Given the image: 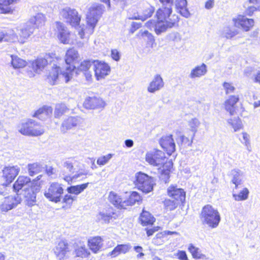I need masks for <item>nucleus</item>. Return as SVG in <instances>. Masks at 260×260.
Returning <instances> with one entry per match:
<instances>
[{
	"mask_svg": "<svg viewBox=\"0 0 260 260\" xmlns=\"http://www.w3.org/2000/svg\"><path fill=\"white\" fill-rule=\"evenodd\" d=\"M108 198L110 202L117 208L124 209V206L123 205L124 199L120 198L116 193L111 191Z\"/></svg>",
	"mask_w": 260,
	"mask_h": 260,
	"instance_id": "obj_33",
	"label": "nucleus"
},
{
	"mask_svg": "<svg viewBox=\"0 0 260 260\" xmlns=\"http://www.w3.org/2000/svg\"><path fill=\"white\" fill-rule=\"evenodd\" d=\"M11 57V64L14 69L22 68L26 64V62L24 60L18 57L17 56L12 55Z\"/></svg>",
	"mask_w": 260,
	"mask_h": 260,
	"instance_id": "obj_39",
	"label": "nucleus"
},
{
	"mask_svg": "<svg viewBox=\"0 0 260 260\" xmlns=\"http://www.w3.org/2000/svg\"><path fill=\"white\" fill-rule=\"evenodd\" d=\"M158 24L160 25V22L158 20H157V21L154 20H150L145 23V25L147 28L150 29L154 28L156 34L159 35L165 31H161V28L157 27Z\"/></svg>",
	"mask_w": 260,
	"mask_h": 260,
	"instance_id": "obj_41",
	"label": "nucleus"
},
{
	"mask_svg": "<svg viewBox=\"0 0 260 260\" xmlns=\"http://www.w3.org/2000/svg\"><path fill=\"white\" fill-rule=\"evenodd\" d=\"M170 178V170L168 169L165 170L163 169L161 171L160 175V179L164 182L165 183L169 182Z\"/></svg>",
	"mask_w": 260,
	"mask_h": 260,
	"instance_id": "obj_52",
	"label": "nucleus"
},
{
	"mask_svg": "<svg viewBox=\"0 0 260 260\" xmlns=\"http://www.w3.org/2000/svg\"><path fill=\"white\" fill-rule=\"evenodd\" d=\"M112 156L113 154H108L106 155L101 156L98 159L97 164L100 166L105 165L112 158Z\"/></svg>",
	"mask_w": 260,
	"mask_h": 260,
	"instance_id": "obj_51",
	"label": "nucleus"
},
{
	"mask_svg": "<svg viewBox=\"0 0 260 260\" xmlns=\"http://www.w3.org/2000/svg\"><path fill=\"white\" fill-rule=\"evenodd\" d=\"M155 180L153 177L141 172L136 175L135 184L136 186L142 192L147 193L153 190Z\"/></svg>",
	"mask_w": 260,
	"mask_h": 260,
	"instance_id": "obj_9",
	"label": "nucleus"
},
{
	"mask_svg": "<svg viewBox=\"0 0 260 260\" xmlns=\"http://www.w3.org/2000/svg\"><path fill=\"white\" fill-rule=\"evenodd\" d=\"M68 110L67 106L64 104H58L55 106L54 110V116L59 118Z\"/></svg>",
	"mask_w": 260,
	"mask_h": 260,
	"instance_id": "obj_44",
	"label": "nucleus"
},
{
	"mask_svg": "<svg viewBox=\"0 0 260 260\" xmlns=\"http://www.w3.org/2000/svg\"><path fill=\"white\" fill-rule=\"evenodd\" d=\"M172 7L161 5L156 13V16L160 22L157 27L161 28V31H166L167 29L175 26L179 21L178 15L172 14Z\"/></svg>",
	"mask_w": 260,
	"mask_h": 260,
	"instance_id": "obj_3",
	"label": "nucleus"
},
{
	"mask_svg": "<svg viewBox=\"0 0 260 260\" xmlns=\"http://www.w3.org/2000/svg\"><path fill=\"white\" fill-rule=\"evenodd\" d=\"M83 122V119L79 116L69 117L62 122L60 130L63 133L67 132L68 130L71 129L77 126H79Z\"/></svg>",
	"mask_w": 260,
	"mask_h": 260,
	"instance_id": "obj_15",
	"label": "nucleus"
},
{
	"mask_svg": "<svg viewBox=\"0 0 260 260\" xmlns=\"http://www.w3.org/2000/svg\"><path fill=\"white\" fill-rule=\"evenodd\" d=\"M233 21L235 27L246 31H249L254 25V20L252 19L247 18L243 15H238L236 18L233 19Z\"/></svg>",
	"mask_w": 260,
	"mask_h": 260,
	"instance_id": "obj_16",
	"label": "nucleus"
},
{
	"mask_svg": "<svg viewBox=\"0 0 260 260\" xmlns=\"http://www.w3.org/2000/svg\"><path fill=\"white\" fill-rule=\"evenodd\" d=\"M45 21V17L43 14L39 13L35 16L31 18L29 22H31V24L35 26V28L42 26L44 24Z\"/></svg>",
	"mask_w": 260,
	"mask_h": 260,
	"instance_id": "obj_37",
	"label": "nucleus"
},
{
	"mask_svg": "<svg viewBox=\"0 0 260 260\" xmlns=\"http://www.w3.org/2000/svg\"><path fill=\"white\" fill-rule=\"evenodd\" d=\"M158 228H159L157 226L150 229H146L147 236H150L152 235L155 232L158 230Z\"/></svg>",
	"mask_w": 260,
	"mask_h": 260,
	"instance_id": "obj_63",
	"label": "nucleus"
},
{
	"mask_svg": "<svg viewBox=\"0 0 260 260\" xmlns=\"http://www.w3.org/2000/svg\"><path fill=\"white\" fill-rule=\"evenodd\" d=\"M92 64H94V61L84 60L80 63L78 69L80 71L87 72Z\"/></svg>",
	"mask_w": 260,
	"mask_h": 260,
	"instance_id": "obj_50",
	"label": "nucleus"
},
{
	"mask_svg": "<svg viewBox=\"0 0 260 260\" xmlns=\"http://www.w3.org/2000/svg\"><path fill=\"white\" fill-rule=\"evenodd\" d=\"M34 29L35 26L28 21L20 29L19 35L23 39H27L32 34Z\"/></svg>",
	"mask_w": 260,
	"mask_h": 260,
	"instance_id": "obj_32",
	"label": "nucleus"
},
{
	"mask_svg": "<svg viewBox=\"0 0 260 260\" xmlns=\"http://www.w3.org/2000/svg\"><path fill=\"white\" fill-rule=\"evenodd\" d=\"M161 5L172 7L173 6V0H159Z\"/></svg>",
	"mask_w": 260,
	"mask_h": 260,
	"instance_id": "obj_62",
	"label": "nucleus"
},
{
	"mask_svg": "<svg viewBox=\"0 0 260 260\" xmlns=\"http://www.w3.org/2000/svg\"><path fill=\"white\" fill-rule=\"evenodd\" d=\"M154 12V8L152 6H149L147 8L143 10L141 15H138V17H135L134 19H138L144 21L146 19L150 17Z\"/></svg>",
	"mask_w": 260,
	"mask_h": 260,
	"instance_id": "obj_43",
	"label": "nucleus"
},
{
	"mask_svg": "<svg viewBox=\"0 0 260 260\" xmlns=\"http://www.w3.org/2000/svg\"><path fill=\"white\" fill-rule=\"evenodd\" d=\"M164 86V81L159 75L154 76L152 81L149 83L147 91L150 93H154L160 90Z\"/></svg>",
	"mask_w": 260,
	"mask_h": 260,
	"instance_id": "obj_22",
	"label": "nucleus"
},
{
	"mask_svg": "<svg viewBox=\"0 0 260 260\" xmlns=\"http://www.w3.org/2000/svg\"><path fill=\"white\" fill-rule=\"evenodd\" d=\"M77 164L78 161L74 158H66L62 161V166L64 170L61 171L60 175L69 183L74 180L78 179L82 176L88 174V171L86 170L77 172L75 168Z\"/></svg>",
	"mask_w": 260,
	"mask_h": 260,
	"instance_id": "obj_4",
	"label": "nucleus"
},
{
	"mask_svg": "<svg viewBox=\"0 0 260 260\" xmlns=\"http://www.w3.org/2000/svg\"><path fill=\"white\" fill-rule=\"evenodd\" d=\"M60 16L72 26L75 27H77L79 36L81 39L84 38V30L83 28H81L79 26L81 20V16L79 15L78 12L75 9H72L68 7L62 9L60 11Z\"/></svg>",
	"mask_w": 260,
	"mask_h": 260,
	"instance_id": "obj_6",
	"label": "nucleus"
},
{
	"mask_svg": "<svg viewBox=\"0 0 260 260\" xmlns=\"http://www.w3.org/2000/svg\"><path fill=\"white\" fill-rule=\"evenodd\" d=\"M201 218L204 224L211 228H216L221 220L218 210L210 205L205 206L201 211Z\"/></svg>",
	"mask_w": 260,
	"mask_h": 260,
	"instance_id": "obj_7",
	"label": "nucleus"
},
{
	"mask_svg": "<svg viewBox=\"0 0 260 260\" xmlns=\"http://www.w3.org/2000/svg\"><path fill=\"white\" fill-rule=\"evenodd\" d=\"M56 29L59 40L63 44H68L70 41V32L65 25L60 22H56Z\"/></svg>",
	"mask_w": 260,
	"mask_h": 260,
	"instance_id": "obj_20",
	"label": "nucleus"
},
{
	"mask_svg": "<svg viewBox=\"0 0 260 260\" xmlns=\"http://www.w3.org/2000/svg\"><path fill=\"white\" fill-rule=\"evenodd\" d=\"M207 73V67L203 63L200 66H197L193 68L189 75V77L191 79L201 78L205 75Z\"/></svg>",
	"mask_w": 260,
	"mask_h": 260,
	"instance_id": "obj_23",
	"label": "nucleus"
},
{
	"mask_svg": "<svg viewBox=\"0 0 260 260\" xmlns=\"http://www.w3.org/2000/svg\"><path fill=\"white\" fill-rule=\"evenodd\" d=\"M88 184L89 183H86L80 185L71 186L67 188V191L69 193L78 195L87 187Z\"/></svg>",
	"mask_w": 260,
	"mask_h": 260,
	"instance_id": "obj_38",
	"label": "nucleus"
},
{
	"mask_svg": "<svg viewBox=\"0 0 260 260\" xmlns=\"http://www.w3.org/2000/svg\"><path fill=\"white\" fill-rule=\"evenodd\" d=\"M56 256L60 260L65 256L67 252L69 251V247L68 243L64 241H60L54 249Z\"/></svg>",
	"mask_w": 260,
	"mask_h": 260,
	"instance_id": "obj_24",
	"label": "nucleus"
},
{
	"mask_svg": "<svg viewBox=\"0 0 260 260\" xmlns=\"http://www.w3.org/2000/svg\"><path fill=\"white\" fill-rule=\"evenodd\" d=\"M177 256H178V259L180 260H188L187 254L184 251L179 250L178 251Z\"/></svg>",
	"mask_w": 260,
	"mask_h": 260,
	"instance_id": "obj_59",
	"label": "nucleus"
},
{
	"mask_svg": "<svg viewBox=\"0 0 260 260\" xmlns=\"http://www.w3.org/2000/svg\"><path fill=\"white\" fill-rule=\"evenodd\" d=\"M188 125L192 132V139H193L195 134L197 132L198 128L200 125V122L197 118H192L189 121Z\"/></svg>",
	"mask_w": 260,
	"mask_h": 260,
	"instance_id": "obj_48",
	"label": "nucleus"
},
{
	"mask_svg": "<svg viewBox=\"0 0 260 260\" xmlns=\"http://www.w3.org/2000/svg\"><path fill=\"white\" fill-rule=\"evenodd\" d=\"M21 201L22 198L19 193L5 197L1 201L0 211L2 213L7 212L17 207Z\"/></svg>",
	"mask_w": 260,
	"mask_h": 260,
	"instance_id": "obj_12",
	"label": "nucleus"
},
{
	"mask_svg": "<svg viewBox=\"0 0 260 260\" xmlns=\"http://www.w3.org/2000/svg\"><path fill=\"white\" fill-rule=\"evenodd\" d=\"M56 170L51 166L46 167V173L49 176H51L55 174Z\"/></svg>",
	"mask_w": 260,
	"mask_h": 260,
	"instance_id": "obj_61",
	"label": "nucleus"
},
{
	"mask_svg": "<svg viewBox=\"0 0 260 260\" xmlns=\"http://www.w3.org/2000/svg\"><path fill=\"white\" fill-rule=\"evenodd\" d=\"M88 246L91 250L96 253L103 246V240L101 237H92L88 240Z\"/></svg>",
	"mask_w": 260,
	"mask_h": 260,
	"instance_id": "obj_29",
	"label": "nucleus"
},
{
	"mask_svg": "<svg viewBox=\"0 0 260 260\" xmlns=\"http://www.w3.org/2000/svg\"><path fill=\"white\" fill-rule=\"evenodd\" d=\"M167 194L179 203H183L185 200V192L175 185H172L168 188Z\"/></svg>",
	"mask_w": 260,
	"mask_h": 260,
	"instance_id": "obj_18",
	"label": "nucleus"
},
{
	"mask_svg": "<svg viewBox=\"0 0 260 260\" xmlns=\"http://www.w3.org/2000/svg\"><path fill=\"white\" fill-rule=\"evenodd\" d=\"M17 39V35L13 30H0V43L3 42H14Z\"/></svg>",
	"mask_w": 260,
	"mask_h": 260,
	"instance_id": "obj_30",
	"label": "nucleus"
},
{
	"mask_svg": "<svg viewBox=\"0 0 260 260\" xmlns=\"http://www.w3.org/2000/svg\"><path fill=\"white\" fill-rule=\"evenodd\" d=\"M175 4L176 11L182 16L188 18L190 16V13L186 8V0H175Z\"/></svg>",
	"mask_w": 260,
	"mask_h": 260,
	"instance_id": "obj_28",
	"label": "nucleus"
},
{
	"mask_svg": "<svg viewBox=\"0 0 260 260\" xmlns=\"http://www.w3.org/2000/svg\"><path fill=\"white\" fill-rule=\"evenodd\" d=\"M13 188L16 194L23 197L27 206L31 207L36 204V193L40 188L35 180L31 181L28 177L20 176L14 183Z\"/></svg>",
	"mask_w": 260,
	"mask_h": 260,
	"instance_id": "obj_1",
	"label": "nucleus"
},
{
	"mask_svg": "<svg viewBox=\"0 0 260 260\" xmlns=\"http://www.w3.org/2000/svg\"><path fill=\"white\" fill-rule=\"evenodd\" d=\"M27 168L28 174L31 176H33L40 172L42 168L41 165L37 162L29 164Z\"/></svg>",
	"mask_w": 260,
	"mask_h": 260,
	"instance_id": "obj_40",
	"label": "nucleus"
},
{
	"mask_svg": "<svg viewBox=\"0 0 260 260\" xmlns=\"http://www.w3.org/2000/svg\"><path fill=\"white\" fill-rule=\"evenodd\" d=\"M111 57L114 60L118 61L120 59L119 52L116 49L112 50L111 51Z\"/></svg>",
	"mask_w": 260,
	"mask_h": 260,
	"instance_id": "obj_60",
	"label": "nucleus"
},
{
	"mask_svg": "<svg viewBox=\"0 0 260 260\" xmlns=\"http://www.w3.org/2000/svg\"><path fill=\"white\" fill-rule=\"evenodd\" d=\"M237 34L238 31L237 30L232 29L229 26H226L223 29L222 35L226 39H231L237 35Z\"/></svg>",
	"mask_w": 260,
	"mask_h": 260,
	"instance_id": "obj_47",
	"label": "nucleus"
},
{
	"mask_svg": "<svg viewBox=\"0 0 260 260\" xmlns=\"http://www.w3.org/2000/svg\"><path fill=\"white\" fill-rule=\"evenodd\" d=\"M228 123L232 125L234 129V132H237L242 127L241 121L239 118L229 119Z\"/></svg>",
	"mask_w": 260,
	"mask_h": 260,
	"instance_id": "obj_49",
	"label": "nucleus"
},
{
	"mask_svg": "<svg viewBox=\"0 0 260 260\" xmlns=\"http://www.w3.org/2000/svg\"><path fill=\"white\" fill-rule=\"evenodd\" d=\"M159 144L169 155L172 154L175 150V144L171 135L162 137Z\"/></svg>",
	"mask_w": 260,
	"mask_h": 260,
	"instance_id": "obj_19",
	"label": "nucleus"
},
{
	"mask_svg": "<svg viewBox=\"0 0 260 260\" xmlns=\"http://www.w3.org/2000/svg\"><path fill=\"white\" fill-rule=\"evenodd\" d=\"M63 192L61 185L58 183L54 182L51 184L44 195L49 201L58 203L60 201L61 197Z\"/></svg>",
	"mask_w": 260,
	"mask_h": 260,
	"instance_id": "obj_13",
	"label": "nucleus"
},
{
	"mask_svg": "<svg viewBox=\"0 0 260 260\" xmlns=\"http://www.w3.org/2000/svg\"><path fill=\"white\" fill-rule=\"evenodd\" d=\"M19 133L23 135L38 136L44 133L43 126L32 119L22 121L18 125Z\"/></svg>",
	"mask_w": 260,
	"mask_h": 260,
	"instance_id": "obj_8",
	"label": "nucleus"
},
{
	"mask_svg": "<svg viewBox=\"0 0 260 260\" xmlns=\"http://www.w3.org/2000/svg\"><path fill=\"white\" fill-rule=\"evenodd\" d=\"M239 101L238 95H232L225 102V110L229 112L231 115H234L236 113V103Z\"/></svg>",
	"mask_w": 260,
	"mask_h": 260,
	"instance_id": "obj_25",
	"label": "nucleus"
},
{
	"mask_svg": "<svg viewBox=\"0 0 260 260\" xmlns=\"http://www.w3.org/2000/svg\"><path fill=\"white\" fill-rule=\"evenodd\" d=\"M131 248V246L129 244H119L116 246L114 249L109 253V255L114 257L121 253H126Z\"/></svg>",
	"mask_w": 260,
	"mask_h": 260,
	"instance_id": "obj_34",
	"label": "nucleus"
},
{
	"mask_svg": "<svg viewBox=\"0 0 260 260\" xmlns=\"http://www.w3.org/2000/svg\"><path fill=\"white\" fill-rule=\"evenodd\" d=\"M175 234L178 235V233L176 232H171V231H164L163 232L157 233L155 236L156 239H161L166 236L167 235H172Z\"/></svg>",
	"mask_w": 260,
	"mask_h": 260,
	"instance_id": "obj_57",
	"label": "nucleus"
},
{
	"mask_svg": "<svg viewBox=\"0 0 260 260\" xmlns=\"http://www.w3.org/2000/svg\"><path fill=\"white\" fill-rule=\"evenodd\" d=\"M141 200V197L139 193L136 191H133L131 193L127 199H124L123 205L124 206V209L127 206H133L136 203L139 202Z\"/></svg>",
	"mask_w": 260,
	"mask_h": 260,
	"instance_id": "obj_35",
	"label": "nucleus"
},
{
	"mask_svg": "<svg viewBox=\"0 0 260 260\" xmlns=\"http://www.w3.org/2000/svg\"><path fill=\"white\" fill-rule=\"evenodd\" d=\"M223 87L225 91L226 94H229L234 92L235 88L231 83L228 82H224Z\"/></svg>",
	"mask_w": 260,
	"mask_h": 260,
	"instance_id": "obj_55",
	"label": "nucleus"
},
{
	"mask_svg": "<svg viewBox=\"0 0 260 260\" xmlns=\"http://www.w3.org/2000/svg\"><path fill=\"white\" fill-rule=\"evenodd\" d=\"M231 181L235 185V188L237 189L238 185L242 183L243 173L239 169H234L231 171Z\"/></svg>",
	"mask_w": 260,
	"mask_h": 260,
	"instance_id": "obj_31",
	"label": "nucleus"
},
{
	"mask_svg": "<svg viewBox=\"0 0 260 260\" xmlns=\"http://www.w3.org/2000/svg\"><path fill=\"white\" fill-rule=\"evenodd\" d=\"M115 215H116V213L112 208L103 210L96 215V221L102 223H107L110 222L112 218H115Z\"/></svg>",
	"mask_w": 260,
	"mask_h": 260,
	"instance_id": "obj_21",
	"label": "nucleus"
},
{
	"mask_svg": "<svg viewBox=\"0 0 260 260\" xmlns=\"http://www.w3.org/2000/svg\"><path fill=\"white\" fill-rule=\"evenodd\" d=\"M48 60L45 58H38L30 63L33 71L37 73H40L47 65Z\"/></svg>",
	"mask_w": 260,
	"mask_h": 260,
	"instance_id": "obj_27",
	"label": "nucleus"
},
{
	"mask_svg": "<svg viewBox=\"0 0 260 260\" xmlns=\"http://www.w3.org/2000/svg\"><path fill=\"white\" fill-rule=\"evenodd\" d=\"M188 250L191 253L192 256L194 258L204 259L205 258V255L202 253L201 250L192 244H190L188 247Z\"/></svg>",
	"mask_w": 260,
	"mask_h": 260,
	"instance_id": "obj_42",
	"label": "nucleus"
},
{
	"mask_svg": "<svg viewBox=\"0 0 260 260\" xmlns=\"http://www.w3.org/2000/svg\"><path fill=\"white\" fill-rule=\"evenodd\" d=\"M76 197H73L71 195L67 194L63 198L62 202L68 205H71L73 201L75 200Z\"/></svg>",
	"mask_w": 260,
	"mask_h": 260,
	"instance_id": "obj_56",
	"label": "nucleus"
},
{
	"mask_svg": "<svg viewBox=\"0 0 260 260\" xmlns=\"http://www.w3.org/2000/svg\"><path fill=\"white\" fill-rule=\"evenodd\" d=\"M52 110V107L44 106L36 111L32 116L40 119L44 120L51 116Z\"/></svg>",
	"mask_w": 260,
	"mask_h": 260,
	"instance_id": "obj_26",
	"label": "nucleus"
},
{
	"mask_svg": "<svg viewBox=\"0 0 260 260\" xmlns=\"http://www.w3.org/2000/svg\"><path fill=\"white\" fill-rule=\"evenodd\" d=\"M104 11V6L100 4H93L88 8L86 14V22L87 24L86 31L89 34L93 33L94 27Z\"/></svg>",
	"mask_w": 260,
	"mask_h": 260,
	"instance_id": "obj_5",
	"label": "nucleus"
},
{
	"mask_svg": "<svg viewBox=\"0 0 260 260\" xmlns=\"http://www.w3.org/2000/svg\"><path fill=\"white\" fill-rule=\"evenodd\" d=\"M141 26V24L138 22H133L132 24V29L131 30L133 32L136 29L140 28Z\"/></svg>",
	"mask_w": 260,
	"mask_h": 260,
	"instance_id": "obj_64",
	"label": "nucleus"
},
{
	"mask_svg": "<svg viewBox=\"0 0 260 260\" xmlns=\"http://www.w3.org/2000/svg\"><path fill=\"white\" fill-rule=\"evenodd\" d=\"M166 160L164 152L156 149L148 151L145 155V160L150 165L154 167H160Z\"/></svg>",
	"mask_w": 260,
	"mask_h": 260,
	"instance_id": "obj_10",
	"label": "nucleus"
},
{
	"mask_svg": "<svg viewBox=\"0 0 260 260\" xmlns=\"http://www.w3.org/2000/svg\"><path fill=\"white\" fill-rule=\"evenodd\" d=\"M249 193L248 189L247 188H244L239 194L233 193V197L236 201H244L248 198Z\"/></svg>",
	"mask_w": 260,
	"mask_h": 260,
	"instance_id": "obj_46",
	"label": "nucleus"
},
{
	"mask_svg": "<svg viewBox=\"0 0 260 260\" xmlns=\"http://www.w3.org/2000/svg\"><path fill=\"white\" fill-rule=\"evenodd\" d=\"M83 106L87 109H100L105 107L106 103L100 97L89 96L85 100Z\"/></svg>",
	"mask_w": 260,
	"mask_h": 260,
	"instance_id": "obj_17",
	"label": "nucleus"
},
{
	"mask_svg": "<svg viewBox=\"0 0 260 260\" xmlns=\"http://www.w3.org/2000/svg\"><path fill=\"white\" fill-rule=\"evenodd\" d=\"M181 140L183 141V146L186 147V146H189L191 145V144L192 143V136L191 137V140H190L189 139L184 136H181Z\"/></svg>",
	"mask_w": 260,
	"mask_h": 260,
	"instance_id": "obj_58",
	"label": "nucleus"
},
{
	"mask_svg": "<svg viewBox=\"0 0 260 260\" xmlns=\"http://www.w3.org/2000/svg\"><path fill=\"white\" fill-rule=\"evenodd\" d=\"M163 203L165 209L168 211L175 210L180 204L177 201L171 199H165Z\"/></svg>",
	"mask_w": 260,
	"mask_h": 260,
	"instance_id": "obj_45",
	"label": "nucleus"
},
{
	"mask_svg": "<svg viewBox=\"0 0 260 260\" xmlns=\"http://www.w3.org/2000/svg\"><path fill=\"white\" fill-rule=\"evenodd\" d=\"M139 34L143 38H147V41L150 42H152L154 41V37L152 36V35L151 33L149 32L147 30H141Z\"/></svg>",
	"mask_w": 260,
	"mask_h": 260,
	"instance_id": "obj_54",
	"label": "nucleus"
},
{
	"mask_svg": "<svg viewBox=\"0 0 260 260\" xmlns=\"http://www.w3.org/2000/svg\"><path fill=\"white\" fill-rule=\"evenodd\" d=\"M79 57L78 51L75 48L69 49L66 52L65 57V61L67 65L66 71H62L59 75V67L53 64L52 70L48 76V80L50 84H55L59 78L63 79L66 83L68 82L72 78V72L76 68L74 63L78 60Z\"/></svg>",
	"mask_w": 260,
	"mask_h": 260,
	"instance_id": "obj_2",
	"label": "nucleus"
},
{
	"mask_svg": "<svg viewBox=\"0 0 260 260\" xmlns=\"http://www.w3.org/2000/svg\"><path fill=\"white\" fill-rule=\"evenodd\" d=\"M19 171L20 169L17 166L5 167L0 176V185L6 186L10 184L18 175Z\"/></svg>",
	"mask_w": 260,
	"mask_h": 260,
	"instance_id": "obj_11",
	"label": "nucleus"
},
{
	"mask_svg": "<svg viewBox=\"0 0 260 260\" xmlns=\"http://www.w3.org/2000/svg\"><path fill=\"white\" fill-rule=\"evenodd\" d=\"M140 218L141 224L143 226L152 224L155 220L154 218L149 212L144 210H143L142 213L141 214Z\"/></svg>",
	"mask_w": 260,
	"mask_h": 260,
	"instance_id": "obj_36",
	"label": "nucleus"
},
{
	"mask_svg": "<svg viewBox=\"0 0 260 260\" xmlns=\"http://www.w3.org/2000/svg\"><path fill=\"white\" fill-rule=\"evenodd\" d=\"M75 252L77 256L81 257H86L88 255L87 249L83 247H80L76 249Z\"/></svg>",
	"mask_w": 260,
	"mask_h": 260,
	"instance_id": "obj_53",
	"label": "nucleus"
},
{
	"mask_svg": "<svg viewBox=\"0 0 260 260\" xmlns=\"http://www.w3.org/2000/svg\"><path fill=\"white\" fill-rule=\"evenodd\" d=\"M94 71L96 79L100 80L109 74L110 67L105 62L94 60Z\"/></svg>",
	"mask_w": 260,
	"mask_h": 260,
	"instance_id": "obj_14",
	"label": "nucleus"
}]
</instances>
